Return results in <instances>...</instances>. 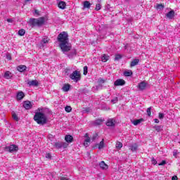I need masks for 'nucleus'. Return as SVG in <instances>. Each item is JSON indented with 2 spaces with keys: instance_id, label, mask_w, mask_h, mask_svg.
<instances>
[{
  "instance_id": "obj_48",
  "label": "nucleus",
  "mask_w": 180,
  "mask_h": 180,
  "mask_svg": "<svg viewBox=\"0 0 180 180\" xmlns=\"http://www.w3.org/2000/svg\"><path fill=\"white\" fill-rule=\"evenodd\" d=\"M60 180H70V179L63 176L60 178Z\"/></svg>"
},
{
  "instance_id": "obj_22",
  "label": "nucleus",
  "mask_w": 180,
  "mask_h": 180,
  "mask_svg": "<svg viewBox=\"0 0 180 180\" xmlns=\"http://www.w3.org/2000/svg\"><path fill=\"white\" fill-rule=\"evenodd\" d=\"M137 148H139L137 143H134L130 146L129 150H131V151H133V153H134V151H137Z\"/></svg>"
},
{
  "instance_id": "obj_57",
  "label": "nucleus",
  "mask_w": 180,
  "mask_h": 180,
  "mask_svg": "<svg viewBox=\"0 0 180 180\" xmlns=\"http://www.w3.org/2000/svg\"><path fill=\"white\" fill-rule=\"evenodd\" d=\"M26 1V2H29V1H30V0H25Z\"/></svg>"
},
{
  "instance_id": "obj_28",
  "label": "nucleus",
  "mask_w": 180,
  "mask_h": 180,
  "mask_svg": "<svg viewBox=\"0 0 180 180\" xmlns=\"http://www.w3.org/2000/svg\"><path fill=\"white\" fill-rule=\"evenodd\" d=\"M124 75L125 77H131L133 75V72L131 70L124 72Z\"/></svg>"
},
{
  "instance_id": "obj_5",
  "label": "nucleus",
  "mask_w": 180,
  "mask_h": 180,
  "mask_svg": "<svg viewBox=\"0 0 180 180\" xmlns=\"http://www.w3.org/2000/svg\"><path fill=\"white\" fill-rule=\"evenodd\" d=\"M59 47L63 53H68V51H70L72 48L71 44L68 43V41L60 43Z\"/></svg>"
},
{
  "instance_id": "obj_21",
  "label": "nucleus",
  "mask_w": 180,
  "mask_h": 180,
  "mask_svg": "<svg viewBox=\"0 0 180 180\" xmlns=\"http://www.w3.org/2000/svg\"><path fill=\"white\" fill-rule=\"evenodd\" d=\"M65 140L67 143H72V140H74V138L71 135H66L65 136Z\"/></svg>"
},
{
  "instance_id": "obj_3",
  "label": "nucleus",
  "mask_w": 180,
  "mask_h": 180,
  "mask_svg": "<svg viewBox=\"0 0 180 180\" xmlns=\"http://www.w3.org/2000/svg\"><path fill=\"white\" fill-rule=\"evenodd\" d=\"M59 43H67L68 42V33L67 32H60L57 37Z\"/></svg>"
},
{
  "instance_id": "obj_40",
  "label": "nucleus",
  "mask_w": 180,
  "mask_h": 180,
  "mask_svg": "<svg viewBox=\"0 0 180 180\" xmlns=\"http://www.w3.org/2000/svg\"><path fill=\"white\" fill-rule=\"evenodd\" d=\"M154 129L156 130V131H160L161 126H155Z\"/></svg>"
},
{
  "instance_id": "obj_46",
  "label": "nucleus",
  "mask_w": 180,
  "mask_h": 180,
  "mask_svg": "<svg viewBox=\"0 0 180 180\" xmlns=\"http://www.w3.org/2000/svg\"><path fill=\"white\" fill-rule=\"evenodd\" d=\"M98 137V134H95L94 136H93V137L91 138V140L94 141L95 140V139H96Z\"/></svg>"
},
{
  "instance_id": "obj_10",
  "label": "nucleus",
  "mask_w": 180,
  "mask_h": 180,
  "mask_svg": "<svg viewBox=\"0 0 180 180\" xmlns=\"http://www.w3.org/2000/svg\"><path fill=\"white\" fill-rule=\"evenodd\" d=\"M23 107L27 110H29L30 109H32V108H33V105H32V102L30 101H25L23 104Z\"/></svg>"
},
{
  "instance_id": "obj_1",
  "label": "nucleus",
  "mask_w": 180,
  "mask_h": 180,
  "mask_svg": "<svg viewBox=\"0 0 180 180\" xmlns=\"http://www.w3.org/2000/svg\"><path fill=\"white\" fill-rule=\"evenodd\" d=\"M34 120L37 123V124H41V126L47 123V117H46V115L41 112L35 113Z\"/></svg>"
},
{
  "instance_id": "obj_8",
  "label": "nucleus",
  "mask_w": 180,
  "mask_h": 180,
  "mask_svg": "<svg viewBox=\"0 0 180 180\" xmlns=\"http://www.w3.org/2000/svg\"><path fill=\"white\" fill-rule=\"evenodd\" d=\"M126 84V81L123 79H118L114 82L115 86H123Z\"/></svg>"
},
{
  "instance_id": "obj_34",
  "label": "nucleus",
  "mask_w": 180,
  "mask_h": 180,
  "mask_svg": "<svg viewBox=\"0 0 180 180\" xmlns=\"http://www.w3.org/2000/svg\"><path fill=\"white\" fill-rule=\"evenodd\" d=\"M119 60H122V55L120 54L115 55V61H117Z\"/></svg>"
},
{
  "instance_id": "obj_7",
  "label": "nucleus",
  "mask_w": 180,
  "mask_h": 180,
  "mask_svg": "<svg viewBox=\"0 0 180 180\" xmlns=\"http://www.w3.org/2000/svg\"><path fill=\"white\" fill-rule=\"evenodd\" d=\"M56 148H58V150H60V148H67L68 147V143L65 142H56L54 144Z\"/></svg>"
},
{
  "instance_id": "obj_9",
  "label": "nucleus",
  "mask_w": 180,
  "mask_h": 180,
  "mask_svg": "<svg viewBox=\"0 0 180 180\" xmlns=\"http://www.w3.org/2000/svg\"><path fill=\"white\" fill-rule=\"evenodd\" d=\"M165 16H166V18H167V19H169V20H172L173 18L175 17V11L172 10L169 12H168L167 13H166Z\"/></svg>"
},
{
  "instance_id": "obj_29",
  "label": "nucleus",
  "mask_w": 180,
  "mask_h": 180,
  "mask_svg": "<svg viewBox=\"0 0 180 180\" xmlns=\"http://www.w3.org/2000/svg\"><path fill=\"white\" fill-rule=\"evenodd\" d=\"M115 147L117 150H120V148L123 147V143H122V142H117Z\"/></svg>"
},
{
  "instance_id": "obj_14",
  "label": "nucleus",
  "mask_w": 180,
  "mask_h": 180,
  "mask_svg": "<svg viewBox=\"0 0 180 180\" xmlns=\"http://www.w3.org/2000/svg\"><path fill=\"white\" fill-rule=\"evenodd\" d=\"M26 68H27V67H26V65H20L17 67V70L19 72H25V70H26Z\"/></svg>"
},
{
  "instance_id": "obj_39",
  "label": "nucleus",
  "mask_w": 180,
  "mask_h": 180,
  "mask_svg": "<svg viewBox=\"0 0 180 180\" xmlns=\"http://www.w3.org/2000/svg\"><path fill=\"white\" fill-rule=\"evenodd\" d=\"M49 41H50L49 39H48V38H44V39H42V43H44V44H46V43H49Z\"/></svg>"
},
{
  "instance_id": "obj_41",
  "label": "nucleus",
  "mask_w": 180,
  "mask_h": 180,
  "mask_svg": "<svg viewBox=\"0 0 180 180\" xmlns=\"http://www.w3.org/2000/svg\"><path fill=\"white\" fill-rule=\"evenodd\" d=\"M46 158H49V160H51V153H46Z\"/></svg>"
},
{
  "instance_id": "obj_54",
  "label": "nucleus",
  "mask_w": 180,
  "mask_h": 180,
  "mask_svg": "<svg viewBox=\"0 0 180 180\" xmlns=\"http://www.w3.org/2000/svg\"><path fill=\"white\" fill-rule=\"evenodd\" d=\"M173 155H174V157H176V153L174 152Z\"/></svg>"
},
{
  "instance_id": "obj_55",
  "label": "nucleus",
  "mask_w": 180,
  "mask_h": 180,
  "mask_svg": "<svg viewBox=\"0 0 180 180\" xmlns=\"http://www.w3.org/2000/svg\"><path fill=\"white\" fill-rule=\"evenodd\" d=\"M35 13H37V15H39V11L35 10Z\"/></svg>"
},
{
  "instance_id": "obj_18",
  "label": "nucleus",
  "mask_w": 180,
  "mask_h": 180,
  "mask_svg": "<svg viewBox=\"0 0 180 180\" xmlns=\"http://www.w3.org/2000/svg\"><path fill=\"white\" fill-rule=\"evenodd\" d=\"M139 63H140V59H134L131 62L130 67L131 68L136 67V65H139Z\"/></svg>"
},
{
  "instance_id": "obj_2",
  "label": "nucleus",
  "mask_w": 180,
  "mask_h": 180,
  "mask_svg": "<svg viewBox=\"0 0 180 180\" xmlns=\"http://www.w3.org/2000/svg\"><path fill=\"white\" fill-rule=\"evenodd\" d=\"M45 22L46 18L44 17L30 19V24L31 25V26H38L39 27H40V26H43V25H44Z\"/></svg>"
},
{
  "instance_id": "obj_15",
  "label": "nucleus",
  "mask_w": 180,
  "mask_h": 180,
  "mask_svg": "<svg viewBox=\"0 0 180 180\" xmlns=\"http://www.w3.org/2000/svg\"><path fill=\"white\" fill-rule=\"evenodd\" d=\"M17 101H22L25 98V93L23 91H20L17 94Z\"/></svg>"
},
{
  "instance_id": "obj_35",
  "label": "nucleus",
  "mask_w": 180,
  "mask_h": 180,
  "mask_svg": "<svg viewBox=\"0 0 180 180\" xmlns=\"http://www.w3.org/2000/svg\"><path fill=\"white\" fill-rule=\"evenodd\" d=\"M101 9H102V6H101V4H96L95 11H101Z\"/></svg>"
},
{
  "instance_id": "obj_19",
  "label": "nucleus",
  "mask_w": 180,
  "mask_h": 180,
  "mask_svg": "<svg viewBox=\"0 0 180 180\" xmlns=\"http://www.w3.org/2000/svg\"><path fill=\"white\" fill-rule=\"evenodd\" d=\"M58 6L60 9H65L67 4L65 3V1H60L58 4Z\"/></svg>"
},
{
  "instance_id": "obj_47",
  "label": "nucleus",
  "mask_w": 180,
  "mask_h": 180,
  "mask_svg": "<svg viewBox=\"0 0 180 180\" xmlns=\"http://www.w3.org/2000/svg\"><path fill=\"white\" fill-rule=\"evenodd\" d=\"M172 180H178V176H173L172 177Z\"/></svg>"
},
{
  "instance_id": "obj_38",
  "label": "nucleus",
  "mask_w": 180,
  "mask_h": 180,
  "mask_svg": "<svg viewBox=\"0 0 180 180\" xmlns=\"http://www.w3.org/2000/svg\"><path fill=\"white\" fill-rule=\"evenodd\" d=\"M156 8L157 9H164V5H162V4H157Z\"/></svg>"
},
{
  "instance_id": "obj_11",
  "label": "nucleus",
  "mask_w": 180,
  "mask_h": 180,
  "mask_svg": "<svg viewBox=\"0 0 180 180\" xmlns=\"http://www.w3.org/2000/svg\"><path fill=\"white\" fill-rule=\"evenodd\" d=\"M27 85L29 86H37L39 85V81H37V79L28 81Z\"/></svg>"
},
{
  "instance_id": "obj_52",
  "label": "nucleus",
  "mask_w": 180,
  "mask_h": 180,
  "mask_svg": "<svg viewBox=\"0 0 180 180\" xmlns=\"http://www.w3.org/2000/svg\"><path fill=\"white\" fill-rule=\"evenodd\" d=\"M112 102H114V103H116V102H117V98H116L115 100H112Z\"/></svg>"
},
{
  "instance_id": "obj_20",
  "label": "nucleus",
  "mask_w": 180,
  "mask_h": 180,
  "mask_svg": "<svg viewBox=\"0 0 180 180\" xmlns=\"http://www.w3.org/2000/svg\"><path fill=\"white\" fill-rule=\"evenodd\" d=\"M99 165L101 169H108L109 168V166L105 163V161H101Z\"/></svg>"
},
{
  "instance_id": "obj_31",
  "label": "nucleus",
  "mask_w": 180,
  "mask_h": 180,
  "mask_svg": "<svg viewBox=\"0 0 180 180\" xmlns=\"http://www.w3.org/2000/svg\"><path fill=\"white\" fill-rule=\"evenodd\" d=\"M65 112H67V113H70L72 110V108H71V106H70V105H67L65 108Z\"/></svg>"
},
{
  "instance_id": "obj_51",
  "label": "nucleus",
  "mask_w": 180,
  "mask_h": 180,
  "mask_svg": "<svg viewBox=\"0 0 180 180\" xmlns=\"http://www.w3.org/2000/svg\"><path fill=\"white\" fill-rule=\"evenodd\" d=\"M100 82H101V84H104L105 83V80H103V79H100Z\"/></svg>"
},
{
  "instance_id": "obj_43",
  "label": "nucleus",
  "mask_w": 180,
  "mask_h": 180,
  "mask_svg": "<svg viewBox=\"0 0 180 180\" xmlns=\"http://www.w3.org/2000/svg\"><path fill=\"white\" fill-rule=\"evenodd\" d=\"M167 164V161L162 160V162L159 163V166L165 165Z\"/></svg>"
},
{
  "instance_id": "obj_53",
  "label": "nucleus",
  "mask_w": 180,
  "mask_h": 180,
  "mask_svg": "<svg viewBox=\"0 0 180 180\" xmlns=\"http://www.w3.org/2000/svg\"><path fill=\"white\" fill-rule=\"evenodd\" d=\"M84 137H86L88 139V137H89V135L88 134V133H86L84 136Z\"/></svg>"
},
{
  "instance_id": "obj_32",
  "label": "nucleus",
  "mask_w": 180,
  "mask_h": 180,
  "mask_svg": "<svg viewBox=\"0 0 180 180\" xmlns=\"http://www.w3.org/2000/svg\"><path fill=\"white\" fill-rule=\"evenodd\" d=\"M89 143H91V138L89 137L84 140V146H89Z\"/></svg>"
},
{
  "instance_id": "obj_12",
  "label": "nucleus",
  "mask_w": 180,
  "mask_h": 180,
  "mask_svg": "<svg viewBox=\"0 0 180 180\" xmlns=\"http://www.w3.org/2000/svg\"><path fill=\"white\" fill-rule=\"evenodd\" d=\"M138 88L140 91H144L147 88V83L146 82H141L138 84Z\"/></svg>"
},
{
  "instance_id": "obj_26",
  "label": "nucleus",
  "mask_w": 180,
  "mask_h": 180,
  "mask_svg": "<svg viewBox=\"0 0 180 180\" xmlns=\"http://www.w3.org/2000/svg\"><path fill=\"white\" fill-rule=\"evenodd\" d=\"M70 84H65L62 88V89L63 91H64V92H68V91H70Z\"/></svg>"
},
{
  "instance_id": "obj_16",
  "label": "nucleus",
  "mask_w": 180,
  "mask_h": 180,
  "mask_svg": "<svg viewBox=\"0 0 180 180\" xmlns=\"http://www.w3.org/2000/svg\"><path fill=\"white\" fill-rule=\"evenodd\" d=\"M106 126H108L109 127H112L115 126V120L113 119H108L106 122Z\"/></svg>"
},
{
  "instance_id": "obj_45",
  "label": "nucleus",
  "mask_w": 180,
  "mask_h": 180,
  "mask_svg": "<svg viewBox=\"0 0 180 180\" xmlns=\"http://www.w3.org/2000/svg\"><path fill=\"white\" fill-rule=\"evenodd\" d=\"M7 22H8V23H12V22H13V20L11 18H8Z\"/></svg>"
},
{
  "instance_id": "obj_25",
  "label": "nucleus",
  "mask_w": 180,
  "mask_h": 180,
  "mask_svg": "<svg viewBox=\"0 0 180 180\" xmlns=\"http://www.w3.org/2000/svg\"><path fill=\"white\" fill-rule=\"evenodd\" d=\"M143 119L141 118V119H139V120H135L132 122L134 126H137V124H140V123H141V122H143Z\"/></svg>"
},
{
  "instance_id": "obj_49",
  "label": "nucleus",
  "mask_w": 180,
  "mask_h": 180,
  "mask_svg": "<svg viewBox=\"0 0 180 180\" xmlns=\"http://www.w3.org/2000/svg\"><path fill=\"white\" fill-rule=\"evenodd\" d=\"M154 121H155V123H160V120L157 118L155 119Z\"/></svg>"
},
{
  "instance_id": "obj_30",
  "label": "nucleus",
  "mask_w": 180,
  "mask_h": 180,
  "mask_svg": "<svg viewBox=\"0 0 180 180\" xmlns=\"http://www.w3.org/2000/svg\"><path fill=\"white\" fill-rule=\"evenodd\" d=\"M26 31L24 29L19 30L18 34L19 36H25Z\"/></svg>"
},
{
  "instance_id": "obj_56",
  "label": "nucleus",
  "mask_w": 180,
  "mask_h": 180,
  "mask_svg": "<svg viewBox=\"0 0 180 180\" xmlns=\"http://www.w3.org/2000/svg\"><path fill=\"white\" fill-rule=\"evenodd\" d=\"M85 112H89V108H86V110H85Z\"/></svg>"
},
{
  "instance_id": "obj_33",
  "label": "nucleus",
  "mask_w": 180,
  "mask_h": 180,
  "mask_svg": "<svg viewBox=\"0 0 180 180\" xmlns=\"http://www.w3.org/2000/svg\"><path fill=\"white\" fill-rule=\"evenodd\" d=\"M12 116H13V119H14L15 122H19V117H18V115H16V113L13 112L12 114Z\"/></svg>"
},
{
  "instance_id": "obj_50",
  "label": "nucleus",
  "mask_w": 180,
  "mask_h": 180,
  "mask_svg": "<svg viewBox=\"0 0 180 180\" xmlns=\"http://www.w3.org/2000/svg\"><path fill=\"white\" fill-rule=\"evenodd\" d=\"M8 60H12V57L10 55H7Z\"/></svg>"
},
{
  "instance_id": "obj_13",
  "label": "nucleus",
  "mask_w": 180,
  "mask_h": 180,
  "mask_svg": "<svg viewBox=\"0 0 180 180\" xmlns=\"http://www.w3.org/2000/svg\"><path fill=\"white\" fill-rule=\"evenodd\" d=\"M104 121H105V119L98 118L95 120L94 124V126H101V124H102V123H103Z\"/></svg>"
},
{
  "instance_id": "obj_42",
  "label": "nucleus",
  "mask_w": 180,
  "mask_h": 180,
  "mask_svg": "<svg viewBox=\"0 0 180 180\" xmlns=\"http://www.w3.org/2000/svg\"><path fill=\"white\" fill-rule=\"evenodd\" d=\"M151 161L153 165H157V160L154 158H152Z\"/></svg>"
},
{
  "instance_id": "obj_27",
  "label": "nucleus",
  "mask_w": 180,
  "mask_h": 180,
  "mask_svg": "<svg viewBox=\"0 0 180 180\" xmlns=\"http://www.w3.org/2000/svg\"><path fill=\"white\" fill-rule=\"evenodd\" d=\"M84 8H86L87 9H89L91 8V3L88 1H84Z\"/></svg>"
},
{
  "instance_id": "obj_17",
  "label": "nucleus",
  "mask_w": 180,
  "mask_h": 180,
  "mask_svg": "<svg viewBox=\"0 0 180 180\" xmlns=\"http://www.w3.org/2000/svg\"><path fill=\"white\" fill-rule=\"evenodd\" d=\"M96 147H98V150H102L105 147V139H102L98 144L96 145Z\"/></svg>"
},
{
  "instance_id": "obj_24",
  "label": "nucleus",
  "mask_w": 180,
  "mask_h": 180,
  "mask_svg": "<svg viewBox=\"0 0 180 180\" xmlns=\"http://www.w3.org/2000/svg\"><path fill=\"white\" fill-rule=\"evenodd\" d=\"M11 72L10 71H6L4 73V77L6 78V79H11V78H12V76H11Z\"/></svg>"
},
{
  "instance_id": "obj_23",
  "label": "nucleus",
  "mask_w": 180,
  "mask_h": 180,
  "mask_svg": "<svg viewBox=\"0 0 180 180\" xmlns=\"http://www.w3.org/2000/svg\"><path fill=\"white\" fill-rule=\"evenodd\" d=\"M109 60V56L103 54L101 57V61L103 63H106Z\"/></svg>"
},
{
  "instance_id": "obj_4",
  "label": "nucleus",
  "mask_w": 180,
  "mask_h": 180,
  "mask_svg": "<svg viewBox=\"0 0 180 180\" xmlns=\"http://www.w3.org/2000/svg\"><path fill=\"white\" fill-rule=\"evenodd\" d=\"M70 78L74 81V82H78L79 81H81V72L75 70L72 74H70Z\"/></svg>"
},
{
  "instance_id": "obj_6",
  "label": "nucleus",
  "mask_w": 180,
  "mask_h": 180,
  "mask_svg": "<svg viewBox=\"0 0 180 180\" xmlns=\"http://www.w3.org/2000/svg\"><path fill=\"white\" fill-rule=\"evenodd\" d=\"M18 150H19V148L16 145H11L4 148V151L6 153H13L18 151Z\"/></svg>"
},
{
  "instance_id": "obj_37",
  "label": "nucleus",
  "mask_w": 180,
  "mask_h": 180,
  "mask_svg": "<svg viewBox=\"0 0 180 180\" xmlns=\"http://www.w3.org/2000/svg\"><path fill=\"white\" fill-rule=\"evenodd\" d=\"M146 112H147V114H148V116H151V107H149L147 108L146 110Z\"/></svg>"
},
{
  "instance_id": "obj_36",
  "label": "nucleus",
  "mask_w": 180,
  "mask_h": 180,
  "mask_svg": "<svg viewBox=\"0 0 180 180\" xmlns=\"http://www.w3.org/2000/svg\"><path fill=\"white\" fill-rule=\"evenodd\" d=\"M84 75H86L88 74V66H84Z\"/></svg>"
},
{
  "instance_id": "obj_44",
  "label": "nucleus",
  "mask_w": 180,
  "mask_h": 180,
  "mask_svg": "<svg viewBox=\"0 0 180 180\" xmlns=\"http://www.w3.org/2000/svg\"><path fill=\"white\" fill-rule=\"evenodd\" d=\"M159 119H164V113H159Z\"/></svg>"
}]
</instances>
